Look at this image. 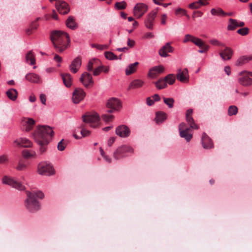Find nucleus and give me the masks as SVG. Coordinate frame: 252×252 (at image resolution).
I'll return each mask as SVG.
<instances>
[{
	"label": "nucleus",
	"instance_id": "obj_15",
	"mask_svg": "<svg viewBox=\"0 0 252 252\" xmlns=\"http://www.w3.org/2000/svg\"><path fill=\"white\" fill-rule=\"evenodd\" d=\"M177 79L181 82H188L189 80V72L187 68L179 69L176 74Z\"/></svg>",
	"mask_w": 252,
	"mask_h": 252
},
{
	"label": "nucleus",
	"instance_id": "obj_14",
	"mask_svg": "<svg viewBox=\"0 0 252 252\" xmlns=\"http://www.w3.org/2000/svg\"><path fill=\"white\" fill-rule=\"evenodd\" d=\"M116 133L121 137L126 138L129 136L130 133L129 128L126 125H121L116 128Z\"/></svg>",
	"mask_w": 252,
	"mask_h": 252
},
{
	"label": "nucleus",
	"instance_id": "obj_53",
	"mask_svg": "<svg viewBox=\"0 0 252 252\" xmlns=\"http://www.w3.org/2000/svg\"><path fill=\"white\" fill-rule=\"evenodd\" d=\"M209 42L215 46H223L224 47V44L222 43L217 39H213L210 40Z\"/></svg>",
	"mask_w": 252,
	"mask_h": 252
},
{
	"label": "nucleus",
	"instance_id": "obj_12",
	"mask_svg": "<svg viewBox=\"0 0 252 252\" xmlns=\"http://www.w3.org/2000/svg\"><path fill=\"white\" fill-rule=\"evenodd\" d=\"M86 96V93L82 89L76 88L72 94V99L75 104L79 103Z\"/></svg>",
	"mask_w": 252,
	"mask_h": 252
},
{
	"label": "nucleus",
	"instance_id": "obj_26",
	"mask_svg": "<svg viewBox=\"0 0 252 252\" xmlns=\"http://www.w3.org/2000/svg\"><path fill=\"white\" fill-rule=\"evenodd\" d=\"M164 70V68L162 65L155 66L149 70V76L151 77H154L157 73H161Z\"/></svg>",
	"mask_w": 252,
	"mask_h": 252
},
{
	"label": "nucleus",
	"instance_id": "obj_6",
	"mask_svg": "<svg viewBox=\"0 0 252 252\" xmlns=\"http://www.w3.org/2000/svg\"><path fill=\"white\" fill-rule=\"evenodd\" d=\"M38 172L42 175L49 176L54 173L53 167L45 162H40L38 166Z\"/></svg>",
	"mask_w": 252,
	"mask_h": 252
},
{
	"label": "nucleus",
	"instance_id": "obj_44",
	"mask_svg": "<svg viewBox=\"0 0 252 252\" xmlns=\"http://www.w3.org/2000/svg\"><path fill=\"white\" fill-rule=\"evenodd\" d=\"M163 102L168 106L169 108H172L174 107V100L173 98L163 97Z\"/></svg>",
	"mask_w": 252,
	"mask_h": 252
},
{
	"label": "nucleus",
	"instance_id": "obj_45",
	"mask_svg": "<svg viewBox=\"0 0 252 252\" xmlns=\"http://www.w3.org/2000/svg\"><path fill=\"white\" fill-rule=\"evenodd\" d=\"M238 113V108L235 105L230 106L228 110V115L230 116L235 115Z\"/></svg>",
	"mask_w": 252,
	"mask_h": 252
},
{
	"label": "nucleus",
	"instance_id": "obj_54",
	"mask_svg": "<svg viewBox=\"0 0 252 252\" xmlns=\"http://www.w3.org/2000/svg\"><path fill=\"white\" fill-rule=\"evenodd\" d=\"M102 118L104 121L108 122L113 119L114 116L109 114H103L102 115Z\"/></svg>",
	"mask_w": 252,
	"mask_h": 252
},
{
	"label": "nucleus",
	"instance_id": "obj_29",
	"mask_svg": "<svg viewBox=\"0 0 252 252\" xmlns=\"http://www.w3.org/2000/svg\"><path fill=\"white\" fill-rule=\"evenodd\" d=\"M6 94L9 99L15 101L18 96V92L14 89L11 88L7 90Z\"/></svg>",
	"mask_w": 252,
	"mask_h": 252
},
{
	"label": "nucleus",
	"instance_id": "obj_33",
	"mask_svg": "<svg viewBox=\"0 0 252 252\" xmlns=\"http://www.w3.org/2000/svg\"><path fill=\"white\" fill-rule=\"evenodd\" d=\"M39 146V152L40 154L44 153L47 149V145L49 144L50 141L48 140H40V142L35 141Z\"/></svg>",
	"mask_w": 252,
	"mask_h": 252
},
{
	"label": "nucleus",
	"instance_id": "obj_20",
	"mask_svg": "<svg viewBox=\"0 0 252 252\" xmlns=\"http://www.w3.org/2000/svg\"><path fill=\"white\" fill-rule=\"evenodd\" d=\"M81 64L82 62L81 58L78 57L75 58L69 66L70 71L74 73H76L80 68Z\"/></svg>",
	"mask_w": 252,
	"mask_h": 252
},
{
	"label": "nucleus",
	"instance_id": "obj_61",
	"mask_svg": "<svg viewBox=\"0 0 252 252\" xmlns=\"http://www.w3.org/2000/svg\"><path fill=\"white\" fill-rule=\"evenodd\" d=\"M33 193L35 194V196H36L37 197H38L40 199H42L44 197V193L41 191H38L35 193H34V192H33Z\"/></svg>",
	"mask_w": 252,
	"mask_h": 252
},
{
	"label": "nucleus",
	"instance_id": "obj_27",
	"mask_svg": "<svg viewBox=\"0 0 252 252\" xmlns=\"http://www.w3.org/2000/svg\"><path fill=\"white\" fill-rule=\"evenodd\" d=\"M26 79L28 81L34 83H39L41 81L39 75L33 73L27 74Z\"/></svg>",
	"mask_w": 252,
	"mask_h": 252
},
{
	"label": "nucleus",
	"instance_id": "obj_59",
	"mask_svg": "<svg viewBox=\"0 0 252 252\" xmlns=\"http://www.w3.org/2000/svg\"><path fill=\"white\" fill-rule=\"evenodd\" d=\"M175 13L176 15H179L180 14H182L183 15H186V11L182 8H178L176 10Z\"/></svg>",
	"mask_w": 252,
	"mask_h": 252
},
{
	"label": "nucleus",
	"instance_id": "obj_63",
	"mask_svg": "<svg viewBox=\"0 0 252 252\" xmlns=\"http://www.w3.org/2000/svg\"><path fill=\"white\" fill-rule=\"evenodd\" d=\"M146 102L148 105L152 106L154 104L155 101L153 99H152L150 97H148L147 98Z\"/></svg>",
	"mask_w": 252,
	"mask_h": 252
},
{
	"label": "nucleus",
	"instance_id": "obj_4",
	"mask_svg": "<svg viewBox=\"0 0 252 252\" xmlns=\"http://www.w3.org/2000/svg\"><path fill=\"white\" fill-rule=\"evenodd\" d=\"M133 153V149L129 146L122 145L119 147L114 152L113 156L115 159H119L126 157Z\"/></svg>",
	"mask_w": 252,
	"mask_h": 252
},
{
	"label": "nucleus",
	"instance_id": "obj_40",
	"mask_svg": "<svg viewBox=\"0 0 252 252\" xmlns=\"http://www.w3.org/2000/svg\"><path fill=\"white\" fill-rule=\"evenodd\" d=\"M237 27V20L236 19H230L227 26V30L229 31H233Z\"/></svg>",
	"mask_w": 252,
	"mask_h": 252
},
{
	"label": "nucleus",
	"instance_id": "obj_30",
	"mask_svg": "<svg viewBox=\"0 0 252 252\" xmlns=\"http://www.w3.org/2000/svg\"><path fill=\"white\" fill-rule=\"evenodd\" d=\"M252 60V55L244 56L240 57L236 62V65H242L249 61Z\"/></svg>",
	"mask_w": 252,
	"mask_h": 252
},
{
	"label": "nucleus",
	"instance_id": "obj_18",
	"mask_svg": "<svg viewBox=\"0 0 252 252\" xmlns=\"http://www.w3.org/2000/svg\"><path fill=\"white\" fill-rule=\"evenodd\" d=\"M189 41L192 42L198 47H201L203 45L202 40L190 34H188L185 35L183 40V42L186 43Z\"/></svg>",
	"mask_w": 252,
	"mask_h": 252
},
{
	"label": "nucleus",
	"instance_id": "obj_19",
	"mask_svg": "<svg viewBox=\"0 0 252 252\" xmlns=\"http://www.w3.org/2000/svg\"><path fill=\"white\" fill-rule=\"evenodd\" d=\"M173 51V48L167 42L159 50L158 54L161 57L166 58L168 56V53H172Z\"/></svg>",
	"mask_w": 252,
	"mask_h": 252
},
{
	"label": "nucleus",
	"instance_id": "obj_31",
	"mask_svg": "<svg viewBox=\"0 0 252 252\" xmlns=\"http://www.w3.org/2000/svg\"><path fill=\"white\" fill-rule=\"evenodd\" d=\"M62 79L64 85L67 87H70L72 85V78L71 75L66 73L62 74Z\"/></svg>",
	"mask_w": 252,
	"mask_h": 252
},
{
	"label": "nucleus",
	"instance_id": "obj_35",
	"mask_svg": "<svg viewBox=\"0 0 252 252\" xmlns=\"http://www.w3.org/2000/svg\"><path fill=\"white\" fill-rule=\"evenodd\" d=\"M144 84V82L140 79L133 80L130 84L129 89H136L141 87Z\"/></svg>",
	"mask_w": 252,
	"mask_h": 252
},
{
	"label": "nucleus",
	"instance_id": "obj_50",
	"mask_svg": "<svg viewBox=\"0 0 252 252\" xmlns=\"http://www.w3.org/2000/svg\"><path fill=\"white\" fill-rule=\"evenodd\" d=\"M27 164L25 161L21 160L19 161L18 164L16 167V169L18 170L21 171L25 170L26 168Z\"/></svg>",
	"mask_w": 252,
	"mask_h": 252
},
{
	"label": "nucleus",
	"instance_id": "obj_41",
	"mask_svg": "<svg viewBox=\"0 0 252 252\" xmlns=\"http://www.w3.org/2000/svg\"><path fill=\"white\" fill-rule=\"evenodd\" d=\"M155 85L157 89L161 90L167 87V84L163 78H160L158 81L155 83Z\"/></svg>",
	"mask_w": 252,
	"mask_h": 252
},
{
	"label": "nucleus",
	"instance_id": "obj_8",
	"mask_svg": "<svg viewBox=\"0 0 252 252\" xmlns=\"http://www.w3.org/2000/svg\"><path fill=\"white\" fill-rule=\"evenodd\" d=\"M180 135L184 138L187 141H189L192 137V134L190 128L187 127L185 123H182L179 126Z\"/></svg>",
	"mask_w": 252,
	"mask_h": 252
},
{
	"label": "nucleus",
	"instance_id": "obj_10",
	"mask_svg": "<svg viewBox=\"0 0 252 252\" xmlns=\"http://www.w3.org/2000/svg\"><path fill=\"white\" fill-rule=\"evenodd\" d=\"M238 78L239 83L243 86H249L252 84V72H240Z\"/></svg>",
	"mask_w": 252,
	"mask_h": 252
},
{
	"label": "nucleus",
	"instance_id": "obj_62",
	"mask_svg": "<svg viewBox=\"0 0 252 252\" xmlns=\"http://www.w3.org/2000/svg\"><path fill=\"white\" fill-rule=\"evenodd\" d=\"M154 36L153 32H146L144 35V37L147 39L154 38Z\"/></svg>",
	"mask_w": 252,
	"mask_h": 252
},
{
	"label": "nucleus",
	"instance_id": "obj_34",
	"mask_svg": "<svg viewBox=\"0 0 252 252\" xmlns=\"http://www.w3.org/2000/svg\"><path fill=\"white\" fill-rule=\"evenodd\" d=\"M139 64L138 62L131 63L126 69V74L129 75L134 73L136 70V66Z\"/></svg>",
	"mask_w": 252,
	"mask_h": 252
},
{
	"label": "nucleus",
	"instance_id": "obj_38",
	"mask_svg": "<svg viewBox=\"0 0 252 252\" xmlns=\"http://www.w3.org/2000/svg\"><path fill=\"white\" fill-rule=\"evenodd\" d=\"M100 61L97 59H93L91 60L87 65V69L88 71H92L94 66L98 65Z\"/></svg>",
	"mask_w": 252,
	"mask_h": 252
},
{
	"label": "nucleus",
	"instance_id": "obj_7",
	"mask_svg": "<svg viewBox=\"0 0 252 252\" xmlns=\"http://www.w3.org/2000/svg\"><path fill=\"white\" fill-rule=\"evenodd\" d=\"M106 106L110 109L107 111L108 113H112L114 111L119 110L122 107L120 100L117 98L112 97L108 100Z\"/></svg>",
	"mask_w": 252,
	"mask_h": 252
},
{
	"label": "nucleus",
	"instance_id": "obj_43",
	"mask_svg": "<svg viewBox=\"0 0 252 252\" xmlns=\"http://www.w3.org/2000/svg\"><path fill=\"white\" fill-rule=\"evenodd\" d=\"M163 79L165 80L166 84L168 83L169 85H173L175 81V76L173 74L167 75Z\"/></svg>",
	"mask_w": 252,
	"mask_h": 252
},
{
	"label": "nucleus",
	"instance_id": "obj_56",
	"mask_svg": "<svg viewBox=\"0 0 252 252\" xmlns=\"http://www.w3.org/2000/svg\"><path fill=\"white\" fill-rule=\"evenodd\" d=\"M65 144L63 142V139H62L58 144V149L59 151H63L65 149Z\"/></svg>",
	"mask_w": 252,
	"mask_h": 252
},
{
	"label": "nucleus",
	"instance_id": "obj_28",
	"mask_svg": "<svg viewBox=\"0 0 252 252\" xmlns=\"http://www.w3.org/2000/svg\"><path fill=\"white\" fill-rule=\"evenodd\" d=\"M66 26L67 28L73 30H75L78 27L74 18L72 16H69L66 20Z\"/></svg>",
	"mask_w": 252,
	"mask_h": 252
},
{
	"label": "nucleus",
	"instance_id": "obj_2",
	"mask_svg": "<svg viewBox=\"0 0 252 252\" xmlns=\"http://www.w3.org/2000/svg\"><path fill=\"white\" fill-rule=\"evenodd\" d=\"M54 135V131L52 127L47 126H39L33 133L35 141L40 142V140H48L50 141Z\"/></svg>",
	"mask_w": 252,
	"mask_h": 252
},
{
	"label": "nucleus",
	"instance_id": "obj_60",
	"mask_svg": "<svg viewBox=\"0 0 252 252\" xmlns=\"http://www.w3.org/2000/svg\"><path fill=\"white\" fill-rule=\"evenodd\" d=\"M127 45L130 48H132L135 45V41L133 40H131L130 38H128Z\"/></svg>",
	"mask_w": 252,
	"mask_h": 252
},
{
	"label": "nucleus",
	"instance_id": "obj_55",
	"mask_svg": "<svg viewBox=\"0 0 252 252\" xmlns=\"http://www.w3.org/2000/svg\"><path fill=\"white\" fill-rule=\"evenodd\" d=\"M81 127L82 128L81 130V133L83 137H87L90 135L91 132L89 130L85 128L83 126H82Z\"/></svg>",
	"mask_w": 252,
	"mask_h": 252
},
{
	"label": "nucleus",
	"instance_id": "obj_48",
	"mask_svg": "<svg viewBox=\"0 0 252 252\" xmlns=\"http://www.w3.org/2000/svg\"><path fill=\"white\" fill-rule=\"evenodd\" d=\"M211 13L213 15H224L225 14L224 12L222 10V9L220 8H219L217 9L215 8H212L211 10Z\"/></svg>",
	"mask_w": 252,
	"mask_h": 252
},
{
	"label": "nucleus",
	"instance_id": "obj_1",
	"mask_svg": "<svg viewBox=\"0 0 252 252\" xmlns=\"http://www.w3.org/2000/svg\"><path fill=\"white\" fill-rule=\"evenodd\" d=\"M51 40L56 51L62 52L69 45L70 39L69 34L61 31H55L51 32Z\"/></svg>",
	"mask_w": 252,
	"mask_h": 252
},
{
	"label": "nucleus",
	"instance_id": "obj_42",
	"mask_svg": "<svg viewBox=\"0 0 252 252\" xmlns=\"http://www.w3.org/2000/svg\"><path fill=\"white\" fill-rule=\"evenodd\" d=\"M22 155L25 158H31L35 157L36 153L33 150H24L22 152Z\"/></svg>",
	"mask_w": 252,
	"mask_h": 252
},
{
	"label": "nucleus",
	"instance_id": "obj_23",
	"mask_svg": "<svg viewBox=\"0 0 252 252\" xmlns=\"http://www.w3.org/2000/svg\"><path fill=\"white\" fill-rule=\"evenodd\" d=\"M201 143L204 149H210L213 147V142L211 139L205 133H203L202 134Z\"/></svg>",
	"mask_w": 252,
	"mask_h": 252
},
{
	"label": "nucleus",
	"instance_id": "obj_58",
	"mask_svg": "<svg viewBox=\"0 0 252 252\" xmlns=\"http://www.w3.org/2000/svg\"><path fill=\"white\" fill-rule=\"evenodd\" d=\"M8 160L7 157L6 155L0 156V164H3L7 162Z\"/></svg>",
	"mask_w": 252,
	"mask_h": 252
},
{
	"label": "nucleus",
	"instance_id": "obj_49",
	"mask_svg": "<svg viewBox=\"0 0 252 252\" xmlns=\"http://www.w3.org/2000/svg\"><path fill=\"white\" fill-rule=\"evenodd\" d=\"M91 47L93 48H96V49L100 50H103L105 49H107L109 47L108 45H100L97 44H92Z\"/></svg>",
	"mask_w": 252,
	"mask_h": 252
},
{
	"label": "nucleus",
	"instance_id": "obj_47",
	"mask_svg": "<svg viewBox=\"0 0 252 252\" xmlns=\"http://www.w3.org/2000/svg\"><path fill=\"white\" fill-rule=\"evenodd\" d=\"M105 58L109 60H117L118 57L111 52H105L104 53Z\"/></svg>",
	"mask_w": 252,
	"mask_h": 252
},
{
	"label": "nucleus",
	"instance_id": "obj_9",
	"mask_svg": "<svg viewBox=\"0 0 252 252\" xmlns=\"http://www.w3.org/2000/svg\"><path fill=\"white\" fill-rule=\"evenodd\" d=\"M2 182L3 184L10 186L19 190H23L25 189V186L21 183L7 176H4L2 178Z\"/></svg>",
	"mask_w": 252,
	"mask_h": 252
},
{
	"label": "nucleus",
	"instance_id": "obj_11",
	"mask_svg": "<svg viewBox=\"0 0 252 252\" xmlns=\"http://www.w3.org/2000/svg\"><path fill=\"white\" fill-rule=\"evenodd\" d=\"M147 5L143 3H137L133 8V13L137 18H140L147 11Z\"/></svg>",
	"mask_w": 252,
	"mask_h": 252
},
{
	"label": "nucleus",
	"instance_id": "obj_37",
	"mask_svg": "<svg viewBox=\"0 0 252 252\" xmlns=\"http://www.w3.org/2000/svg\"><path fill=\"white\" fill-rule=\"evenodd\" d=\"M27 62L31 65L34 64L35 63V56L32 51H30L27 53L26 56Z\"/></svg>",
	"mask_w": 252,
	"mask_h": 252
},
{
	"label": "nucleus",
	"instance_id": "obj_52",
	"mask_svg": "<svg viewBox=\"0 0 252 252\" xmlns=\"http://www.w3.org/2000/svg\"><path fill=\"white\" fill-rule=\"evenodd\" d=\"M249 29L248 28H243L239 29L237 32L241 35L244 36L248 34Z\"/></svg>",
	"mask_w": 252,
	"mask_h": 252
},
{
	"label": "nucleus",
	"instance_id": "obj_36",
	"mask_svg": "<svg viewBox=\"0 0 252 252\" xmlns=\"http://www.w3.org/2000/svg\"><path fill=\"white\" fill-rule=\"evenodd\" d=\"M208 3H206L202 0H198L197 1H195L190 3L189 7V8L192 9H195L199 8L201 6L206 5Z\"/></svg>",
	"mask_w": 252,
	"mask_h": 252
},
{
	"label": "nucleus",
	"instance_id": "obj_64",
	"mask_svg": "<svg viewBox=\"0 0 252 252\" xmlns=\"http://www.w3.org/2000/svg\"><path fill=\"white\" fill-rule=\"evenodd\" d=\"M40 99L42 104L44 105L46 104V95L44 94H41L40 95Z\"/></svg>",
	"mask_w": 252,
	"mask_h": 252
},
{
	"label": "nucleus",
	"instance_id": "obj_17",
	"mask_svg": "<svg viewBox=\"0 0 252 252\" xmlns=\"http://www.w3.org/2000/svg\"><path fill=\"white\" fill-rule=\"evenodd\" d=\"M80 80L86 87H88L89 85H93L94 84L92 75L86 72L82 74Z\"/></svg>",
	"mask_w": 252,
	"mask_h": 252
},
{
	"label": "nucleus",
	"instance_id": "obj_5",
	"mask_svg": "<svg viewBox=\"0 0 252 252\" xmlns=\"http://www.w3.org/2000/svg\"><path fill=\"white\" fill-rule=\"evenodd\" d=\"M84 123H89L91 127H96L99 124V117L97 113L89 114L82 116Z\"/></svg>",
	"mask_w": 252,
	"mask_h": 252
},
{
	"label": "nucleus",
	"instance_id": "obj_13",
	"mask_svg": "<svg viewBox=\"0 0 252 252\" xmlns=\"http://www.w3.org/2000/svg\"><path fill=\"white\" fill-rule=\"evenodd\" d=\"M35 124V121L32 118H23L21 121L22 128L26 131H30L33 127Z\"/></svg>",
	"mask_w": 252,
	"mask_h": 252
},
{
	"label": "nucleus",
	"instance_id": "obj_25",
	"mask_svg": "<svg viewBox=\"0 0 252 252\" xmlns=\"http://www.w3.org/2000/svg\"><path fill=\"white\" fill-rule=\"evenodd\" d=\"M14 143L17 145L24 147H31L32 143L31 141L26 138H21L14 141Z\"/></svg>",
	"mask_w": 252,
	"mask_h": 252
},
{
	"label": "nucleus",
	"instance_id": "obj_57",
	"mask_svg": "<svg viewBox=\"0 0 252 252\" xmlns=\"http://www.w3.org/2000/svg\"><path fill=\"white\" fill-rule=\"evenodd\" d=\"M102 67L103 66H98L97 67H96L93 72L94 75H98L100 74V73L102 71Z\"/></svg>",
	"mask_w": 252,
	"mask_h": 252
},
{
	"label": "nucleus",
	"instance_id": "obj_32",
	"mask_svg": "<svg viewBox=\"0 0 252 252\" xmlns=\"http://www.w3.org/2000/svg\"><path fill=\"white\" fill-rule=\"evenodd\" d=\"M40 19V18H37L34 21H33L30 27L26 30V32L28 35L31 34L32 33V31L35 30L37 29L39 26V24L37 23V21Z\"/></svg>",
	"mask_w": 252,
	"mask_h": 252
},
{
	"label": "nucleus",
	"instance_id": "obj_46",
	"mask_svg": "<svg viewBox=\"0 0 252 252\" xmlns=\"http://www.w3.org/2000/svg\"><path fill=\"white\" fill-rule=\"evenodd\" d=\"M126 6V3L125 1L117 2L115 4V7L118 10L124 9Z\"/></svg>",
	"mask_w": 252,
	"mask_h": 252
},
{
	"label": "nucleus",
	"instance_id": "obj_22",
	"mask_svg": "<svg viewBox=\"0 0 252 252\" xmlns=\"http://www.w3.org/2000/svg\"><path fill=\"white\" fill-rule=\"evenodd\" d=\"M233 54L232 49L229 47H225L224 49L220 53V56L224 61L230 60Z\"/></svg>",
	"mask_w": 252,
	"mask_h": 252
},
{
	"label": "nucleus",
	"instance_id": "obj_51",
	"mask_svg": "<svg viewBox=\"0 0 252 252\" xmlns=\"http://www.w3.org/2000/svg\"><path fill=\"white\" fill-rule=\"evenodd\" d=\"M203 45H202L201 47H199L200 48V49L198 50V52L200 53H203L207 52L209 49V46L208 45L206 44L203 41Z\"/></svg>",
	"mask_w": 252,
	"mask_h": 252
},
{
	"label": "nucleus",
	"instance_id": "obj_39",
	"mask_svg": "<svg viewBox=\"0 0 252 252\" xmlns=\"http://www.w3.org/2000/svg\"><path fill=\"white\" fill-rule=\"evenodd\" d=\"M166 119V113L163 112H158L156 114V120L157 124L162 123Z\"/></svg>",
	"mask_w": 252,
	"mask_h": 252
},
{
	"label": "nucleus",
	"instance_id": "obj_21",
	"mask_svg": "<svg viewBox=\"0 0 252 252\" xmlns=\"http://www.w3.org/2000/svg\"><path fill=\"white\" fill-rule=\"evenodd\" d=\"M157 15L156 12L150 13L145 21V25L148 29L152 30L153 29V22Z\"/></svg>",
	"mask_w": 252,
	"mask_h": 252
},
{
	"label": "nucleus",
	"instance_id": "obj_16",
	"mask_svg": "<svg viewBox=\"0 0 252 252\" xmlns=\"http://www.w3.org/2000/svg\"><path fill=\"white\" fill-rule=\"evenodd\" d=\"M57 9L61 14H66L70 10L68 4L64 1L58 0L56 4Z\"/></svg>",
	"mask_w": 252,
	"mask_h": 252
},
{
	"label": "nucleus",
	"instance_id": "obj_3",
	"mask_svg": "<svg viewBox=\"0 0 252 252\" xmlns=\"http://www.w3.org/2000/svg\"><path fill=\"white\" fill-rule=\"evenodd\" d=\"M27 198L25 201L27 209L31 212H34L40 209V205L35 197V194L30 191H26Z\"/></svg>",
	"mask_w": 252,
	"mask_h": 252
},
{
	"label": "nucleus",
	"instance_id": "obj_24",
	"mask_svg": "<svg viewBox=\"0 0 252 252\" xmlns=\"http://www.w3.org/2000/svg\"><path fill=\"white\" fill-rule=\"evenodd\" d=\"M192 114V110L189 109L186 112V120L189 125L190 127L194 129H198V126L194 123V120L191 117Z\"/></svg>",
	"mask_w": 252,
	"mask_h": 252
}]
</instances>
